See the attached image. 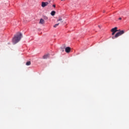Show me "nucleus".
I'll return each instance as SVG.
<instances>
[{
  "mask_svg": "<svg viewBox=\"0 0 129 129\" xmlns=\"http://www.w3.org/2000/svg\"><path fill=\"white\" fill-rule=\"evenodd\" d=\"M22 33L18 32L13 38L12 42L13 44H17V43L20 42L21 39L22 38Z\"/></svg>",
  "mask_w": 129,
  "mask_h": 129,
  "instance_id": "obj_1",
  "label": "nucleus"
},
{
  "mask_svg": "<svg viewBox=\"0 0 129 129\" xmlns=\"http://www.w3.org/2000/svg\"><path fill=\"white\" fill-rule=\"evenodd\" d=\"M124 33V31L123 30H121L119 32H118L114 36H113L112 37V39H116V38H118L119 36H121V35H123V33Z\"/></svg>",
  "mask_w": 129,
  "mask_h": 129,
  "instance_id": "obj_2",
  "label": "nucleus"
},
{
  "mask_svg": "<svg viewBox=\"0 0 129 129\" xmlns=\"http://www.w3.org/2000/svg\"><path fill=\"white\" fill-rule=\"evenodd\" d=\"M111 31L112 32V36H113V35H114V34H115V33H116V32H118V30H117V27H115V28H112L111 30Z\"/></svg>",
  "mask_w": 129,
  "mask_h": 129,
  "instance_id": "obj_3",
  "label": "nucleus"
},
{
  "mask_svg": "<svg viewBox=\"0 0 129 129\" xmlns=\"http://www.w3.org/2000/svg\"><path fill=\"white\" fill-rule=\"evenodd\" d=\"M48 5H49V3L48 2H42L41 7L42 8H45V7H47Z\"/></svg>",
  "mask_w": 129,
  "mask_h": 129,
  "instance_id": "obj_4",
  "label": "nucleus"
},
{
  "mask_svg": "<svg viewBox=\"0 0 129 129\" xmlns=\"http://www.w3.org/2000/svg\"><path fill=\"white\" fill-rule=\"evenodd\" d=\"M65 51L67 53H70V51H71V48L70 47H67L66 48Z\"/></svg>",
  "mask_w": 129,
  "mask_h": 129,
  "instance_id": "obj_5",
  "label": "nucleus"
},
{
  "mask_svg": "<svg viewBox=\"0 0 129 129\" xmlns=\"http://www.w3.org/2000/svg\"><path fill=\"white\" fill-rule=\"evenodd\" d=\"M49 56H50V54H49L48 53L46 54H45L43 56V59H47V58H49Z\"/></svg>",
  "mask_w": 129,
  "mask_h": 129,
  "instance_id": "obj_6",
  "label": "nucleus"
},
{
  "mask_svg": "<svg viewBox=\"0 0 129 129\" xmlns=\"http://www.w3.org/2000/svg\"><path fill=\"white\" fill-rule=\"evenodd\" d=\"M44 23H45V21L43 20V19H41L39 21V24H41V25H42V24H44Z\"/></svg>",
  "mask_w": 129,
  "mask_h": 129,
  "instance_id": "obj_7",
  "label": "nucleus"
},
{
  "mask_svg": "<svg viewBox=\"0 0 129 129\" xmlns=\"http://www.w3.org/2000/svg\"><path fill=\"white\" fill-rule=\"evenodd\" d=\"M55 14H56V12H55V11H52L51 12V16H55Z\"/></svg>",
  "mask_w": 129,
  "mask_h": 129,
  "instance_id": "obj_8",
  "label": "nucleus"
},
{
  "mask_svg": "<svg viewBox=\"0 0 129 129\" xmlns=\"http://www.w3.org/2000/svg\"><path fill=\"white\" fill-rule=\"evenodd\" d=\"M26 65H27V66H30V65H31V61H27Z\"/></svg>",
  "mask_w": 129,
  "mask_h": 129,
  "instance_id": "obj_9",
  "label": "nucleus"
},
{
  "mask_svg": "<svg viewBox=\"0 0 129 129\" xmlns=\"http://www.w3.org/2000/svg\"><path fill=\"white\" fill-rule=\"evenodd\" d=\"M62 21V19L61 18H59L57 20V22H61V23H63V21Z\"/></svg>",
  "mask_w": 129,
  "mask_h": 129,
  "instance_id": "obj_10",
  "label": "nucleus"
},
{
  "mask_svg": "<svg viewBox=\"0 0 129 129\" xmlns=\"http://www.w3.org/2000/svg\"><path fill=\"white\" fill-rule=\"evenodd\" d=\"M59 23H58V24H56L54 25L53 26V27H54V28H57V27H58V26H59Z\"/></svg>",
  "mask_w": 129,
  "mask_h": 129,
  "instance_id": "obj_11",
  "label": "nucleus"
},
{
  "mask_svg": "<svg viewBox=\"0 0 129 129\" xmlns=\"http://www.w3.org/2000/svg\"><path fill=\"white\" fill-rule=\"evenodd\" d=\"M64 49H65L64 47H61V50L62 52H64Z\"/></svg>",
  "mask_w": 129,
  "mask_h": 129,
  "instance_id": "obj_12",
  "label": "nucleus"
},
{
  "mask_svg": "<svg viewBox=\"0 0 129 129\" xmlns=\"http://www.w3.org/2000/svg\"><path fill=\"white\" fill-rule=\"evenodd\" d=\"M43 19H44V20H47V19H48V17H47V16H44V17H43Z\"/></svg>",
  "mask_w": 129,
  "mask_h": 129,
  "instance_id": "obj_13",
  "label": "nucleus"
},
{
  "mask_svg": "<svg viewBox=\"0 0 129 129\" xmlns=\"http://www.w3.org/2000/svg\"><path fill=\"white\" fill-rule=\"evenodd\" d=\"M52 7H53V8H56V5H53L52 6Z\"/></svg>",
  "mask_w": 129,
  "mask_h": 129,
  "instance_id": "obj_14",
  "label": "nucleus"
},
{
  "mask_svg": "<svg viewBox=\"0 0 129 129\" xmlns=\"http://www.w3.org/2000/svg\"><path fill=\"white\" fill-rule=\"evenodd\" d=\"M103 13L104 14V13H105V10H103Z\"/></svg>",
  "mask_w": 129,
  "mask_h": 129,
  "instance_id": "obj_15",
  "label": "nucleus"
},
{
  "mask_svg": "<svg viewBox=\"0 0 129 129\" xmlns=\"http://www.w3.org/2000/svg\"><path fill=\"white\" fill-rule=\"evenodd\" d=\"M119 20H121V18H119Z\"/></svg>",
  "mask_w": 129,
  "mask_h": 129,
  "instance_id": "obj_16",
  "label": "nucleus"
},
{
  "mask_svg": "<svg viewBox=\"0 0 129 129\" xmlns=\"http://www.w3.org/2000/svg\"><path fill=\"white\" fill-rule=\"evenodd\" d=\"M61 1H63V0H61Z\"/></svg>",
  "mask_w": 129,
  "mask_h": 129,
  "instance_id": "obj_17",
  "label": "nucleus"
}]
</instances>
